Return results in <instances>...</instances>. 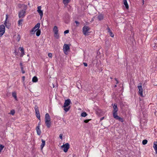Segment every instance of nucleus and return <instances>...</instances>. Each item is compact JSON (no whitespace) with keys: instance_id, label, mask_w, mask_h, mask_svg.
Segmentation results:
<instances>
[{"instance_id":"1","label":"nucleus","mask_w":157,"mask_h":157,"mask_svg":"<svg viewBox=\"0 0 157 157\" xmlns=\"http://www.w3.org/2000/svg\"><path fill=\"white\" fill-rule=\"evenodd\" d=\"M20 8H23V9L20 11L18 14L19 18L24 17L25 16L26 10L27 9V6L24 4H20L18 5Z\"/></svg>"},{"instance_id":"2","label":"nucleus","mask_w":157,"mask_h":157,"mask_svg":"<svg viewBox=\"0 0 157 157\" xmlns=\"http://www.w3.org/2000/svg\"><path fill=\"white\" fill-rule=\"evenodd\" d=\"M45 123L48 128H49L51 125L50 116L48 113H46L45 115Z\"/></svg>"},{"instance_id":"3","label":"nucleus","mask_w":157,"mask_h":157,"mask_svg":"<svg viewBox=\"0 0 157 157\" xmlns=\"http://www.w3.org/2000/svg\"><path fill=\"white\" fill-rule=\"evenodd\" d=\"M90 30V28L88 26H85L82 28V31L83 34L85 35H88V33H90L89 31Z\"/></svg>"},{"instance_id":"4","label":"nucleus","mask_w":157,"mask_h":157,"mask_svg":"<svg viewBox=\"0 0 157 157\" xmlns=\"http://www.w3.org/2000/svg\"><path fill=\"white\" fill-rule=\"evenodd\" d=\"M40 26V24L39 23H37L35 26L33 28L30 32L32 33H34L35 32L39 29Z\"/></svg>"},{"instance_id":"5","label":"nucleus","mask_w":157,"mask_h":157,"mask_svg":"<svg viewBox=\"0 0 157 157\" xmlns=\"http://www.w3.org/2000/svg\"><path fill=\"white\" fill-rule=\"evenodd\" d=\"M61 147L63 148L64 151L66 152L70 148V145L69 144L67 143L61 146Z\"/></svg>"},{"instance_id":"6","label":"nucleus","mask_w":157,"mask_h":157,"mask_svg":"<svg viewBox=\"0 0 157 157\" xmlns=\"http://www.w3.org/2000/svg\"><path fill=\"white\" fill-rule=\"evenodd\" d=\"M5 26L3 25H0V37H1L5 33Z\"/></svg>"},{"instance_id":"7","label":"nucleus","mask_w":157,"mask_h":157,"mask_svg":"<svg viewBox=\"0 0 157 157\" xmlns=\"http://www.w3.org/2000/svg\"><path fill=\"white\" fill-rule=\"evenodd\" d=\"M41 6H38L37 11L38 13H39V15L40 16V18L41 19L43 17V11L41 10Z\"/></svg>"},{"instance_id":"8","label":"nucleus","mask_w":157,"mask_h":157,"mask_svg":"<svg viewBox=\"0 0 157 157\" xmlns=\"http://www.w3.org/2000/svg\"><path fill=\"white\" fill-rule=\"evenodd\" d=\"M70 49V47L69 45L66 44H64L63 47V51L65 54L66 52H67L68 50Z\"/></svg>"},{"instance_id":"9","label":"nucleus","mask_w":157,"mask_h":157,"mask_svg":"<svg viewBox=\"0 0 157 157\" xmlns=\"http://www.w3.org/2000/svg\"><path fill=\"white\" fill-rule=\"evenodd\" d=\"M71 103V101L70 99H67L65 100L63 107L64 108L66 107L70 104Z\"/></svg>"},{"instance_id":"10","label":"nucleus","mask_w":157,"mask_h":157,"mask_svg":"<svg viewBox=\"0 0 157 157\" xmlns=\"http://www.w3.org/2000/svg\"><path fill=\"white\" fill-rule=\"evenodd\" d=\"M8 14H6V19L5 21L4 24L5 25L6 27V28L9 29L10 27V24L8 22H7V20L8 19Z\"/></svg>"},{"instance_id":"11","label":"nucleus","mask_w":157,"mask_h":157,"mask_svg":"<svg viewBox=\"0 0 157 157\" xmlns=\"http://www.w3.org/2000/svg\"><path fill=\"white\" fill-rule=\"evenodd\" d=\"M138 88L139 89V93L140 95L141 96H143V88L141 86H138Z\"/></svg>"},{"instance_id":"12","label":"nucleus","mask_w":157,"mask_h":157,"mask_svg":"<svg viewBox=\"0 0 157 157\" xmlns=\"http://www.w3.org/2000/svg\"><path fill=\"white\" fill-rule=\"evenodd\" d=\"M153 148H154L155 152L157 154V142L155 141L154 142Z\"/></svg>"},{"instance_id":"13","label":"nucleus","mask_w":157,"mask_h":157,"mask_svg":"<svg viewBox=\"0 0 157 157\" xmlns=\"http://www.w3.org/2000/svg\"><path fill=\"white\" fill-rule=\"evenodd\" d=\"M36 130L37 132V134L38 135H40L41 133V131L40 129L39 126H37L36 128Z\"/></svg>"},{"instance_id":"14","label":"nucleus","mask_w":157,"mask_h":157,"mask_svg":"<svg viewBox=\"0 0 157 157\" xmlns=\"http://www.w3.org/2000/svg\"><path fill=\"white\" fill-rule=\"evenodd\" d=\"M117 111H113V117L116 119L118 117V116L117 115Z\"/></svg>"},{"instance_id":"15","label":"nucleus","mask_w":157,"mask_h":157,"mask_svg":"<svg viewBox=\"0 0 157 157\" xmlns=\"http://www.w3.org/2000/svg\"><path fill=\"white\" fill-rule=\"evenodd\" d=\"M113 111H117L118 110V109L117 107V104L115 103L113 106Z\"/></svg>"},{"instance_id":"16","label":"nucleus","mask_w":157,"mask_h":157,"mask_svg":"<svg viewBox=\"0 0 157 157\" xmlns=\"http://www.w3.org/2000/svg\"><path fill=\"white\" fill-rule=\"evenodd\" d=\"M35 113L36 117L39 120H40V114L39 111H35Z\"/></svg>"},{"instance_id":"17","label":"nucleus","mask_w":157,"mask_h":157,"mask_svg":"<svg viewBox=\"0 0 157 157\" xmlns=\"http://www.w3.org/2000/svg\"><path fill=\"white\" fill-rule=\"evenodd\" d=\"M41 141H42V143L41 144V145L40 147H41V149L42 150L43 149V147L45 145V141L43 139L41 140Z\"/></svg>"},{"instance_id":"18","label":"nucleus","mask_w":157,"mask_h":157,"mask_svg":"<svg viewBox=\"0 0 157 157\" xmlns=\"http://www.w3.org/2000/svg\"><path fill=\"white\" fill-rule=\"evenodd\" d=\"M123 3L124 5H125L126 8L127 9H128V8L129 7L127 0H123Z\"/></svg>"},{"instance_id":"19","label":"nucleus","mask_w":157,"mask_h":157,"mask_svg":"<svg viewBox=\"0 0 157 157\" xmlns=\"http://www.w3.org/2000/svg\"><path fill=\"white\" fill-rule=\"evenodd\" d=\"M53 31L54 32V33H58V30L57 26H54L53 29Z\"/></svg>"},{"instance_id":"20","label":"nucleus","mask_w":157,"mask_h":157,"mask_svg":"<svg viewBox=\"0 0 157 157\" xmlns=\"http://www.w3.org/2000/svg\"><path fill=\"white\" fill-rule=\"evenodd\" d=\"M99 21H101L103 19V16L101 14H100L98 15L97 17Z\"/></svg>"},{"instance_id":"21","label":"nucleus","mask_w":157,"mask_h":157,"mask_svg":"<svg viewBox=\"0 0 157 157\" xmlns=\"http://www.w3.org/2000/svg\"><path fill=\"white\" fill-rule=\"evenodd\" d=\"M12 96L16 100H17V94L16 92H13L12 93Z\"/></svg>"},{"instance_id":"22","label":"nucleus","mask_w":157,"mask_h":157,"mask_svg":"<svg viewBox=\"0 0 157 157\" xmlns=\"http://www.w3.org/2000/svg\"><path fill=\"white\" fill-rule=\"evenodd\" d=\"M32 81L33 82H36L38 81V78L36 76H34L33 79Z\"/></svg>"},{"instance_id":"23","label":"nucleus","mask_w":157,"mask_h":157,"mask_svg":"<svg viewBox=\"0 0 157 157\" xmlns=\"http://www.w3.org/2000/svg\"><path fill=\"white\" fill-rule=\"evenodd\" d=\"M40 30L38 29V30H37V31L36 33V36H39L40 34Z\"/></svg>"},{"instance_id":"24","label":"nucleus","mask_w":157,"mask_h":157,"mask_svg":"<svg viewBox=\"0 0 157 157\" xmlns=\"http://www.w3.org/2000/svg\"><path fill=\"white\" fill-rule=\"evenodd\" d=\"M54 37L56 39H58L59 37V35L58 33H54Z\"/></svg>"},{"instance_id":"25","label":"nucleus","mask_w":157,"mask_h":157,"mask_svg":"<svg viewBox=\"0 0 157 157\" xmlns=\"http://www.w3.org/2000/svg\"><path fill=\"white\" fill-rule=\"evenodd\" d=\"M70 2V0H63V3L65 4H67Z\"/></svg>"},{"instance_id":"26","label":"nucleus","mask_w":157,"mask_h":157,"mask_svg":"<svg viewBox=\"0 0 157 157\" xmlns=\"http://www.w3.org/2000/svg\"><path fill=\"white\" fill-rule=\"evenodd\" d=\"M87 115V114L86 112H84L81 113V116L82 117H85Z\"/></svg>"},{"instance_id":"27","label":"nucleus","mask_w":157,"mask_h":157,"mask_svg":"<svg viewBox=\"0 0 157 157\" xmlns=\"http://www.w3.org/2000/svg\"><path fill=\"white\" fill-rule=\"evenodd\" d=\"M116 119L118 120L121 122H123L124 121L123 119L120 117L119 116Z\"/></svg>"},{"instance_id":"28","label":"nucleus","mask_w":157,"mask_h":157,"mask_svg":"<svg viewBox=\"0 0 157 157\" xmlns=\"http://www.w3.org/2000/svg\"><path fill=\"white\" fill-rule=\"evenodd\" d=\"M21 36L20 35H18L16 38V40L18 42L20 39Z\"/></svg>"},{"instance_id":"29","label":"nucleus","mask_w":157,"mask_h":157,"mask_svg":"<svg viewBox=\"0 0 157 157\" xmlns=\"http://www.w3.org/2000/svg\"><path fill=\"white\" fill-rule=\"evenodd\" d=\"M70 109V107L69 106L68 108H66V107L64 108L63 109H64V110L65 111V112H67Z\"/></svg>"},{"instance_id":"30","label":"nucleus","mask_w":157,"mask_h":157,"mask_svg":"<svg viewBox=\"0 0 157 157\" xmlns=\"http://www.w3.org/2000/svg\"><path fill=\"white\" fill-rule=\"evenodd\" d=\"M147 141L146 140H144L142 141V144L144 145H145L147 144Z\"/></svg>"},{"instance_id":"31","label":"nucleus","mask_w":157,"mask_h":157,"mask_svg":"<svg viewBox=\"0 0 157 157\" xmlns=\"http://www.w3.org/2000/svg\"><path fill=\"white\" fill-rule=\"evenodd\" d=\"M15 113V112L14 110L12 109L11 110L10 112V114H12L13 115Z\"/></svg>"},{"instance_id":"32","label":"nucleus","mask_w":157,"mask_h":157,"mask_svg":"<svg viewBox=\"0 0 157 157\" xmlns=\"http://www.w3.org/2000/svg\"><path fill=\"white\" fill-rule=\"evenodd\" d=\"M23 21V20L21 19L18 21V24L19 25H21L22 24V22Z\"/></svg>"},{"instance_id":"33","label":"nucleus","mask_w":157,"mask_h":157,"mask_svg":"<svg viewBox=\"0 0 157 157\" xmlns=\"http://www.w3.org/2000/svg\"><path fill=\"white\" fill-rule=\"evenodd\" d=\"M109 33V35H110V36L112 37H114V34L112 32H110Z\"/></svg>"},{"instance_id":"34","label":"nucleus","mask_w":157,"mask_h":157,"mask_svg":"<svg viewBox=\"0 0 157 157\" xmlns=\"http://www.w3.org/2000/svg\"><path fill=\"white\" fill-rule=\"evenodd\" d=\"M19 49L21 52L24 51V49L23 47H20L19 48Z\"/></svg>"},{"instance_id":"35","label":"nucleus","mask_w":157,"mask_h":157,"mask_svg":"<svg viewBox=\"0 0 157 157\" xmlns=\"http://www.w3.org/2000/svg\"><path fill=\"white\" fill-rule=\"evenodd\" d=\"M35 111H39L38 109V107L37 105H35Z\"/></svg>"},{"instance_id":"36","label":"nucleus","mask_w":157,"mask_h":157,"mask_svg":"<svg viewBox=\"0 0 157 157\" xmlns=\"http://www.w3.org/2000/svg\"><path fill=\"white\" fill-rule=\"evenodd\" d=\"M4 147V146L2 145H1L0 146V151H1L3 149Z\"/></svg>"},{"instance_id":"37","label":"nucleus","mask_w":157,"mask_h":157,"mask_svg":"<svg viewBox=\"0 0 157 157\" xmlns=\"http://www.w3.org/2000/svg\"><path fill=\"white\" fill-rule=\"evenodd\" d=\"M24 54H25V53H24V51L21 52V55L20 56L22 57L24 55Z\"/></svg>"},{"instance_id":"38","label":"nucleus","mask_w":157,"mask_h":157,"mask_svg":"<svg viewBox=\"0 0 157 157\" xmlns=\"http://www.w3.org/2000/svg\"><path fill=\"white\" fill-rule=\"evenodd\" d=\"M21 69L22 71V72L23 74H24L25 73V71L24 70L23 67H21Z\"/></svg>"},{"instance_id":"39","label":"nucleus","mask_w":157,"mask_h":157,"mask_svg":"<svg viewBox=\"0 0 157 157\" xmlns=\"http://www.w3.org/2000/svg\"><path fill=\"white\" fill-rule=\"evenodd\" d=\"M91 120L90 119H87V120H85L84 121V122L85 123H87L88 122H89V121L90 120Z\"/></svg>"},{"instance_id":"40","label":"nucleus","mask_w":157,"mask_h":157,"mask_svg":"<svg viewBox=\"0 0 157 157\" xmlns=\"http://www.w3.org/2000/svg\"><path fill=\"white\" fill-rule=\"evenodd\" d=\"M48 56L49 57L51 58L52 57V54L51 53H49L48 54Z\"/></svg>"},{"instance_id":"41","label":"nucleus","mask_w":157,"mask_h":157,"mask_svg":"<svg viewBox=\"0 0 157 157\" xmlns=\"http://www.w3.org/2000/svg\"><path fill=\"white\" fill-rule=\"evenodd\" d=\"M69 32V30H67L64 32V34H67V33H68Z\"/></svg>"},{"instance_id":"42","label":"nucleus","mask_w":157,"mask_h":157,"mask_svg":"<svg viewBox=\"0 0 157 157\" xmlns=\"http://www.w3.org/2000/svg\"><path fill=\"white\" fill-rule=\"evenodd\" d=\"M107 29L108 30V32L109 33L110 32H112V31L110 29L109 27H108V28Z\"/></svg>"},{"instance_id":"43","label":"nucleus","mask_w":157,"mask_h":157,"mask_svg":"<svg viewBox=\"0 0 157 157\" xmlns=\"http://www.w3.org/2000/svg\"><path fill=\"white\" fill-rule=\"evenodd\" d=\"M62 136H63V134H61L59 135V137L60 138V139H62Z\"/></svg>"},{"instance_id":"44","label":"nucleus","mask_w":157,"mask_h":157,"mask_svg":"<svg viewBox=\"0 0 157 157\" xmlns=\"http://www.w3.org/2000/svg\"><path fill=\"white\" fill-rule=\"evenodd\" d=\"M75 22L77 26H78L79 23L77 21H75Z\"/></svg>"},{"instance_id":"45","label":"nucleus","mask_w":157,"mask_h":157,"mask_svg":"<svg viewBox=\"0 0 157 157\" xmlns=\"http://www.w3.org/2000/svg\"><path fill=\"white\" fill-rule=\"evenodd\" d=\"M115 80L116 81V84H118V83H119V82L118 81V80L116 78H115Z\"/></svg>"},{"instance_id":"46","label":"nucleus","mask_w":157,"mask_h":157,"mask_svg":"<svg viewBox=\"0 0 157 157\" xmlns=\"http://www.w3.org/2000/svg\"><path fill=\"white\" fill-rule=\"evenodd\" d=\"M83 63L85 66L87 67V64L86 63Z\"/></svg>"},{"instance_id":"47","label":"nucleus","mask_w":157,"mask_h":157,"mask_svg":"<svg viewBox=\"0 0 157 157\" xmlns=\"http://www.w3.org/2000/svg\"><path fill=\"white\" fill-rule=\"evenodd\" d=\"M20 65L21 66V67H23L22 64L21 63H20Z\"/></svg>"},{"instance_id":"48","label":"nucleus","mask_w":157,"mask_h":157,"mask_svg":"<svg viewBox=\"0 0 157 157\" xmlns=\"http://www.w3.org/2000/svg\"><path fill=\"white\" fill-rule=\"evenodd\" d=\"M25 77L24 76H23L22 77V79H23V81H24L25 80Z\"/></svg>"},{"instance_id":"49","label":"nucleus","mask_w":157,"mask_h":157,"mask_svg":"<svg viewBox=\"0 0 157 157\" xmlns=\"http://www.w3.org/2000/svg\"><path fill=\"white\" fill-rule=\"evenodd\" d=\"M40 122L39 123L38 125L37 126H39V127H40Z\"/></svg>"},{"instance_id":"50","label":"nucleus","mask_w":157,"mask_h":157,"mask_svg":"<svg viewBox=\"0 0 157 157\" xmlns=\"http://www.w3.org/2000/svg\"><path fill=\"white\" fill-rule=\"evenodd\" d=\"M104 117H101L100 119L101 121L103 120L104 119Z\"/></svg>"},{"instance_id":"51","label":"nucleus","mask_w":157,"mask_h":157,"mask_svg":"<svg viewBox=\"0 0 157 157\" xmlns=\"http://www.w3.org/2000/svg\"><path fill=\"white\" fill-rule=\"evenodd\" d=\"M117 85H115L114 86V87H117Z\"/></svg>"},{"instance_id":"52","label":"nucleus","mask_w":157,"mask_h":157,"mask_svg":"<svg viewBox=\"0 0 157 157\" xmlns=\"http://www.w3.org/2000/svg\"><path fill=\"white\" fill-rule=\"evenodd\" d=\"M1 151H0V153H1Z\"/></svg>"}]
</instances>
